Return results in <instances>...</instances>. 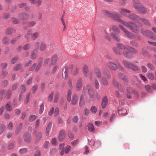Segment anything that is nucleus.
Here are the masks:
<instances>
[{"label": "nucleus", "mask_w": 156, "mask_h": 156, "mask_svg": "<svg viewBox=\"0 0 156 156\" xmlns=\"http://www.w3.org/2000/svg\"><path fill=\"white\" fill-rule=\"evenodd\" d=\"M108 16L111 18H113L116 21L123 24L127 27L129 28L133 32L137 33L139 32V28L135 23L130 22H126L120 19V15L117 13H113L111 12H107Z\"/></svg>", "instance_id": "f257e3e1"}, {"label": "nucleus", "mask_w": 156, "mask_h": 156, "mask_svg": "<svg viewBox=\"0 0 156 156\" xmlns=\"http://www.w3.org/2000/svg\"><path fill=\"white\" fill-rule=\"evenodd\" d=\"M117 46L122 49H126L129 50L130 52H132L133 53H136L137 51L134 48L128 46H125L121 44H119Z\"/></svg>", "instance_id": "f03ea898"}, {"label": "nucleus", "mask_w": 156, "mask_h": 156, "mask_svg": "<svg viewBox=\"0 0 156 156\" xmlns=\"http://www.w3.org/2000/svg\"><path fill=\"white\" fill-rule=\"evenodd\" d=\"M87 93L90 100H93L95 97L94 92L91 86L89 85H87Z\"/></svg>", "instance_id": "7ed1b4c3"}, {"label": "nucleus", "mask_w": 156, "mask_h": 156, "mask_svg": "<svg viewBox=\"0 0 156 156\" xmlns=\"http://www.w3.org/2000/svg\"><path fill=\"white\" fill-rule=\"evenodd\" d=\"M141 33L145 36H148L152 39L156 40V37L151 31L145 30L143 29H141Z\"/></svg>", "instance_id": "20e7f679"}, {"label": "nucleus", "mask_w": 156, "mask_h": 156, "mask_svg": "<svg viewBox=\"0 0 156 156\" xmlns=\"http://www.w3.org/2000/svg\"><path fill=\"white\" fill-rule=\"evenodd\" d=\"M119 27L125 33L124 34L126 36L129 38L132 39L135 37L134 36L132 33L128 31L127 29L125 27H123L122 26L120 25H119Z\"/></svg>", "instance_id": "39448f33"}, {"label": "nucleus", "mask_w": 156, "mask_h": 156, "mask_svg": "<svg viewBox=\"0 0 156 156\" xmlns=\"http://www.w3.org/2000/svg\"><path fill=\"white\" fill-rule=\"evenodd\" d=\"M82 85V79L81 78H79L77 81L76 84V90L77 91H79L81 88Z\"/></svg>", "instance_id": "423d86ee"}, {"label": "nucleus", "mask_w": 156, "mask_h": 156, "mask_svg": "<svg viewBox=\"0 0 156 156\" xmlns=\"http://www.w3.org/2000/svg\"><path fill=\"white\" fill-rule=\"evenodd\" d=\"M107 66L110 69L114 70H116L118 68L117 65L112 62H109L108 63Z\"/></svg>", "instance_id": "0eeeda50"}, {"label": "nucleus", "mask_w": 156, "mask_h": 156, "mask_svg": "<svg viewBox=\"0 0 156 156\" xmlns=\"http://www.w3.org/2000/svg\"><path fill=\"white\" fill-rule=\"evenodd\" d=\"M113 85L115 87H117L119 90H124V88L123 86L120 84L116 80L114 79L113 81Z\"/></svg>", "instance_id": "6e6552de"}, {"label": "nucleus", "mask_w": 156, "mask_h": 156, "mask_svg": "<svg viewBox=\"0 0 156 156\" xmlns=\"http://www.w3.org/2000/svg\"><path fill=\"white\" fill-rule=\"evenodd\" d=\"M134 7L138 11L142 13H146L147 12L145 8L142 6L135 5Z\"/></svg>", "instance_id": "1a4fd4ad"}, {"label": "nucleus", "mask_w": 156, "mask_h": 156, "mask_svg": "<svg viewBox=\"0 0 156 156\" xmlns=\"http://www.w3.org/2000/svg\"><path fill=\"white\" fill-rule=\"evenodd\" d=\"M120 10V13L122 15L126 17H128L130 13V12L129 10L126 9H121Z\"/></svg>", "instance_id": "9d476101"}, {"label": "nucleus", "mask_w": 156, "mask_h": 156, "mask_svg": "<svg viewBox=\"0 0 156 156\" xmlns=\"http://www.w3.org/2000/svg\"><path fill=\"white\" fill-rule=\"evenodd\" d=\"M83 70L84 76L86 77L88 76L90 74L88 67L86 65L84 66Z\"/></svg>", "instance_id": "9b49d317"}, {"label": "nucleus", "mask_w": 156, "mask_h": 156, "mask_svg": "<svg viewBox=\"0 0 156 156\" xmlns=\"http://www.w3.org/2000/svg\"><path fill=\"white\" fill-rule=\"evenodd\" d=\"M117 44V47H114L113 48L114 51L118 55H121L122 53V51L124 50L121 49L117 46V44Z\"/></svg>", "instance_id": "f8f14e48"}, {"label": "nucleus", "mask_w": 156, "mask_h": 156, "mask_svg": "<svg viewBox=\"0 0 156 156\" xmlns=\"http://www.w3.org/2000/svg\"><path fill=\"white\" fill-rule=\"evenodd\" d=\"M85 104L84 96L83 94H81L80 98L79 106L82 107L84 106Z\"/></svg>", "instance_id": "ddd939ff"}, {"label": "nucleus", "mask_w": 156, "mask_h": 156, "mask_svg": "<svg viewBox=\"0 0 156 156\" xmlns=\"http://www.w3.org/2000/svg\"><path fill=\"white\" fill-rule=\"evenodd\" d=\"M131 19L136 21H139L140 20V17L134 14L130 13L128 17Z\"/></svg>", "instance_id": "4468645a"}, {"label": "nucleus", "mask_w": 156, "mask_h": 156, "mask_svg": "<svg viewBox=\"0 0 156 156\" xmlns=\"http://www.w3.org/2000/svg\"><path fill=\"white\" fill-rule=\"evenodd\" d=\"M13 70L14 71H17L20 70V72H23V68L22 67V65L20 64H17L13 68Z\"/></svg>", "instance_id": "2eb2a0df"}, {"label": "nucleus", "mask_w": 156, "mask_h": 156, "mask_svg": "<svg viewBox=\"0 0 156 156\" xmlns=\"http://www.w3.org/2000/svg\"><path fill=\"white\" fill-rule=\"evenodd\" d=\"M68 68L66 66L63 69L62 75L65 79H66L68 76Z\"/></svg>", "instance_id": "dca6fc26"}, {"label": "nucleus", "mask_w": 156, "mask_h": 156, "mask_svg": "<svg viewBox=\"0 0 156 156\" xmlns=\"http://www.w3.org/2000/svg\"><path fill=\"white\" fill-rule=\"evenodd\" d=\"M68 68L66 66L63 69L62 75L65 79H66L68 76Z\"/></svg>", "instance_id": "f3484780"}, {"label": "nucleus", "mask_w": 156, "mask_h": 156, "mask_svg": "<svg viewBox=\"0 0 156 156\" xmlns=\"http://www.w3.org/2000/svg\"><path fill=\"white\" fill-rule=\"evenodd\" d=\"M108 103V99L107 96H105L103 99L101 103L102 107L103 108H105Z\"/></svg>", "instance_id": "a211bd4d"}, {"label": "nucleus", "mask_w": 156, "mask_h": 156, "mask_svg": "<svg viewBox=\"0 0 156 156\" xmlns=\"http://www.w3.org/2000/svg\"><path fill=\"white\" fill-rule=\"evenodd\" d=\"M19 18L21 20H24L27 19L29 17V15L25 13H21L19 15Z\"/></svg>", "instance_id": "6ab92c4d"}, {"label": "nucleus", "mask_w": 156, "mask_h": 156, "mask_svg": "<svg viewBox=\"0 0 156 156\" xmlns=\"http://www.w3.org/2000/svg\"><path fill=\"white\" fill-rule=\"evenodd\" d=\"M122 63L124 66L129 69L131 68L132 66V64L130 63L129 62L125 60L122 61Z\"/></svg>", "instance_id": "aec40b11"}, {"label": "nucleus", "mask_w": 156, "mask_h": 156, "mask_svg": "<svg viewBox=\"0 0 156 156\" xmlns=\"http://www.w3.org/2000/svg\"><path fill=\"white\" fill-rule=\"evenodd\" d=\"M16 32V30L12 28H9L7 29L5 31V33L7 35H10L13 33H15Z\"/></svg>", "instance_id": "412c9836"}, {"label": "nucleus", "mask_w": 156, "mask_h": 156, "mask_svg": "<svg viewBox=\"0 0 156 156\" xmlns=\"http://www.w3.org/2000/svg\"><path fill=\"white\" fill-rule=\"evenodd\" d=\"M119 77L123 80L124 82H127V79L125 75L123 73H119L118 75Z\"/></svg>", "instance_id": "4be33fe9"}, {"label": "nucleus", "mask_w": 156, "mask_h": 156, "mask_svg": "<svg viewBox=\"0 0 156 156\" xmlns=\"http://www.w3.org/2000/svg\"><path fill=\"white\" fill-rule=\"evenodd\" d=\"M37 50H34L32 51L31 53L30 58L32 59H35L37 56Z\"/></svg>", "instance_id": "5701e85b"}, {"label": "nucleus", "mask_w": 156, "mask_h": 156, "mask_svg": "<svg viewBox=\"0 0 156 156\" xmlns=\"http://www.w3.org/2000/svg\"><path fill=\"white\" fill-rule=\"evenodd\" d=\"M57 60V56L56 55H54L51 58V65L53 66L55 64Z\"/></svg>", "instance_id": "b1692460"}, {"label": "nucleus", "mask_w": 156, "mask_h": 156, "mask_svg": "<svg viewBox=\"0 0 156 156\" xmlns=\"http://www.w3.org/2000/svg\"><path fill=\"white\" fill-rule=\"evenodd\" d=\"M23 124L22 123H20L17 126L16 130L15 131L16 134V135L18 134L20 132L22 128Z\"/></svg>", "instance_id": "393cba45"}, {"label": "nucleus", "mask_w": 156, "mask_h": 156, "mask_svg": "<svg viewBox=\"0 0 156 156\" xmlns=\"http://www.w3.org/2000/svg\"><path fill=\"white\" fill-rule=\"evenodd\" d=\"M46 45L45 43L43 42L41 43L39 47V50L41 51H44L46 50Z\"/></svg>", "instance_id": "a878e982"}, {"label": "nucleus", "mask_w": 156, "mask_h": 156, "mask_svg": "<svg viewBox=\"0 0 156 156\" xmlns=\"http://www.w3.org/2000/svg\"><path fill=\"white\" fill-rule=\"evenodd\" d=\"M24 139L25 141L29 143L31 140V136L30 134H25L24 135Z\"/></svg>", "instance_id": "bb28decb"}, {"label": "nucleus", "mask_w": 156, "mask_h": 156, "mask_svg": "<svg viewBox=\"0 0 156 156\" xmlns=\"http://www.w3.org/2000/svg\"><path fill=\"white\" fill-rule=\"evenodd\" d=\"M94 86L96 89L100 88V85L98 80L96 79H94L93 82Z\"/></svg>", "instance_id": "cd10ccee"}, {"label": "nucleus", "mask_w": 156, "mask_h": 156, "mask_svg": "<svg viewBox=\"0 0 156 156\" xmlns=\"http://www.w3.org/2000/svg\"><path fill=\"white\" fill-rule=\"evenodd\" d=\"M77 102V96L76 95H74L73 97L71 103L72 105H75Z\"/></svg>", "instance_id": "c85d7f7f"}, {"label": "nucleus", "mask_w": 156, "mask_h": 156, "mask_svg": "<svg viewBox=\"0 0 156 156\" xmlns=\"http://www.w3.org/2000/svg\"><path fill=\"white\" fill-rule=\"evenodd\" d=\"M39 33L38 32H36L31 35V40L34 41L39 36Z\"/></svg>", "instance_id": "c756f323"}, {"label": "nucleus", "mask_w": 156, "mask_h": 156, "mask_svg": "<svg viewBox=\"0 0 156 156\" xmlns=\"http://www.w3.org/2000/svg\"><path fill=\"white\" fill-rule=\"evenodd\" d=\"M94 72L97 77L100 78L101 77V73L98 68H95L94 69Z\"/></svg>", "instance_id": "7c9ffc66"}, {"label": "nucleus", "mask_w": 156, "mask_h": 156, "mask_svg": "<svg viewBox=\"0 0 156 156\" xmlns=\"http://www.w3.org/2000/svg\"><path fill=\"white\" fill-rule=\"evenodd\" d=\"M52 123L51 122L49 123L46 129V134L48 136L49 135V132L51 127Z\"/></svg>", "instance_id": "2f4dec72"}, {"label": "nucleus", "mask_w": 156, "mask_h": 156, "mask_svg": "<svg viewBox=\"0 0 156 156\" xmlns=\"http://www.w3.org/2000/svg\"><path fill=\"white\" fill-rule=\"evenodd\" d=\"M2 42L3 44H8L9 42V39L7 37H4L2 39Z\"/></svg>", "instance_id": "473e14b6"}, {"label": "nucleus", "mask_w": 156, "mask_h": 156, "mask_svg": "<svg viewBox=\"0 0 156 156\" xmlns=\"http://www.w3.org/2000/svg\"><path fill=\"white\" fill-rule=\"evenodd\" d=\"M37 116L36 115H30L29 116V121L32 122L34 121L36 119Z\"/></svg>", "instance_id": "72a5a7b5"}, {"label": "nucleus", "mask_w": 156, "mask_h": 156, "mask_svg": "<svg viewBox=\"0 0 156 156\" xmlns=\"http://www.w3.org/2000/svg\"><path fill=\"white\" fill-rule=\"evenodd\" d=\"M6 129L5 126L4 124H0V135H1L5 131Z\"/></svg>", "instance_id": "f704fd0d"}, {"label": "nucleus", "mask_w": 156, "mask_h": 156, "mask_svg": "<svg viewBox=\"0 0 156 156\" xmlns=\"http://www.w3.org/2000/svg\"><path fill=\"white\" fill-rule=\"evenodd\" d=\"M65 136V132L63 131H61L60 132L59 136V139L60 141H62L63 139L64 138Z\"/></svg>", "instance_id": "c9c22d12"}, {"label": "nucleus", "mask_w": 156, "mask_h": 156, "mask_svg": "<svg viewBox=\"0 0 156 156\" xmlns=\"http://www.w3.org/2000/svg\"><path fill=\"white\" fill-rule=\"evenodd\" d=\"M72 91L70 89L68 90L67 94V98L68 101H70L71 100V96L72 95Z\"/></svg>", "instance_id": "e433bc0d"}, {"label": "nucleus", "mask_w": 156, "mask_h": 156, "mask_svg": "<svg viewBox=\"0 0 156 156\" xmlns=\"http://www.w3.org/2000/svg\"><path fill=\"white\" fill-rule=\"evenodd\" d=\"M80 68L78 67L75 68L72 72V74L74 76H75L79 72Z\"/></svg>", "instance_id": "4c0bfd02"}, {"label": "nucleus", "mask_w": 156, "mask_h": 156, "mask_svg": "<svg viewBox=\"0 0 156 156\" xmlns=\"http://www.w3.org/2000/svg\"><path fill=\"white\" fill-rule=\"evenodd\" d=\"M118 113L119 114L124 115L127 114V111L125 108H122L119 110Z\"/></svg>", "instance_id": "58836bf2"}, {"label": "nucleus", "mask_w": 156, "mask_h": 156, "mask_svg": "<svg viewBox=\"0 0 156 156\" xmlns=\"http://www.w3.org/2000/svg\"><path fill=\"white\" fill-rule=\"evenodd\" d=\"M123 54L125 56L128 58H131L133 57V55L129 51V52L126 53L124 52Z\"/></svg>", "instance_id": "ea45409f"}, {"label": "nucleus", "mask_w": 156, "mask_h": 156, "mask_svg": "<svg viewBox=\"0 0 156 156\" xmlns=\"http://www.w3.org/2000/svg\"><path fill=\"white\" fill-rule=\"evenodd\" d=\"M103 74L107 79H109L110 78V74L108 70H105L103 72Z\"/></svg>", "instance_id": "a19ab883"}, {"label": "nucleus", "mask_w": 156, "mask_h": 156, "mask_svg": "<svg viewBox=\"0 0 156 156\" xmlns=\"http://www.w3.org/2000/svg\"><path fill=\"white\" fill-rule=\"evenodd\" d=\"M143 23H144L145 25H147V26H150V24L148 21L146 19L144 18H140V20Z\"/></svg>", "instance_id": "79ce46f5"}, {"label": "nucleus", "mask_w": 156, "mask_h": 156, "mask_svg": "<svg viewBox=\"0 0 156 156\" xmlns=\"http://www.w3.org/2000/svg\"><path fill=\"white\" fill-rule=\"evenodd\" d=\"M87 127L88 130L90 132H93L94 130V127L92 124L89 123L87 126Z\"/></svg>", "instance_id": "37998d69"}, {"label": "nucleus", "mask_w": 156, "mask_h": 156, "mask_svg": "<svg viewBox=\"0 0 156 156\" xmlns=\"http://www.w3.org/2000/svg\"><path fill=\"white\" fill-rule=\"evenodd\" d=\"M112 37L114 38L115 40L117 41H119L120 40L119 37V35L115 33H112Z\"/></svg>", "instance_id": "c03bdc74"}, {"label": "nucleus", "mask_w": 156, "mask_h": 156, "mask_svg": "<svg viewBox=\"0 0 156 156\" xmlns=\"http://www.w3.org/2000/svg\"><path fill=\"white\" fill-rule=\"evenodd\" d=\"M59 94L58 92H57L55 93L54 100V102L55 103H56L58 101Z\"/></svg>", "instance_id": "a18cd8bd"}, {"label": "nucleus", "mask_w": 156, "mask_h": 156, "mask_svg": "<svg viewBox=\"0 0 156 156\" xmlns=\"http://www.w3.org/2000/svg\"><path fill=\"white\" fill-rule=\"evenodd\" d=\"M12 94V91L11 90H8L6 93V97L7 99H9L11 98Z\"/></svg>", "instance_id": "49530a36"}, {"label": "nucleus", "mask_w": 156, "mask_h": 156, "mask_svg": "<svg viewBox=\"0 0 156 156\" xmlns=\"http://www.w3.org/2000/svg\"><path fill=\"white\" fill-rule=\"evenodd\" d=\"M124 90L125 89L122 90H119V91H116L115 93L116 97L118 98L120 97L122 94V92H123Z\"/></svg>", "instance_id": "de8ad7c7"}, {"label": "nucleus", "mask_w": 156, "mask_h": 156, "mask_svg": "<svg viewBox=\"0 0 156 156\" xmlns=\"http://www.w3.org/2000/svg\"><path fill=\"white\" fill-rule=\"evenodd\" d=\"M6 110L9 111H10L12 110V107L11 106V104L9 103H7L5 105Z\"/></svg>", "instance_id": "09e8293b"}, {"label": "nucleus", "mask_w": 156, "mask_h": 156, "mask_svg": "<svg viewBox=\"0 0 156 156\" xmlns=\"http://www.w3.org/2000/svg\"><path fill=\"white\" fill-rule=\"evenodd\" d=\"M41 132H38L36 138V141H39L41 140Z\"/></svg>", "instance_id": "8fccbe9b"}, {"label": "nucleus", "mask_w": 156, "mask_h": 156, "mask_svg": "<svg viewBox=\"0 0 156 156\" xmlns=\"http://www.w3.org/2000/svg\"><path fill=\"white\" fill-rule=\"evenodd\" d=\"M147 76L148 78L151 80H153L154 78V74L151 73H148L147 74Z\"/></svg>", "instance_id": "3c124183"}, {"label": "nucleus", "mask_w": 156, "mask_h": 156, "mask_svg": "<svg viewBox=\"0 0 156 156\" xmlns=\"http://www.w3.org/2000/svg\"><path fill=\"white\" fill-rule=\"evenodd\" d=\"M21 90V93H23L26 91V87L22 84L20 87Z\"/></svg>", "instance_id": "603ef678"}, {"label": "nucleus", "mask_w": 156, "mask_h": 156, "mask_svg": "<svg viewBox=\"0 0 156 156\" xmlns=\"http://www.w3.org/2000/svg\"><path fill=\"white\" fill-rule=\"evenodd\" d=\"M7 127L8 129L9 130L11 131L12 130L13 128V125L12 122H9L7 126Z\"/></svg>", "instance_id": "864d4df0"}, {"label": "nucleus", "mask_w": 156, "mask_h": 156, "mask_svg": "<svg viewBox=\"0 0 156 156\" xmlns=\"http://www.w3.org/2000/svg\"><path fill=\"white\" fill-rule=\"evenodd\" d=\"M54 95V92H51L48 98V101L49 102H51L53 99Z\"/></svg>", "instance_id": "5fc2aeb1"}, {"label": "nucleus", "mask_w": 156, "mask_h": 156, "mask_svg": "<svg viewBox=\"0 0 156 156\" xmlns=\"http://www.w3.org/2000/svg\"><path fill=\"white\" fill-rule=\"evenodd\" d=\"M7 64L6 62L0 64V67L3 69H6L7 67Z\"/></svg>", "instance_id": "6e6d98bb"}, {"label": "nucleus", "mask_w": 156, "mask_h": 156, "mask_svg": "<svg viewBox=\"0 0 156 156\" xmlns=\"http://www.w3.org/2000/svg\"><path fill=\"white\" fill-rule=\"evenodd\" d=\"M40 108L39 113L41 114L42 113L44 109V105L43 103L40 106Z\"/></svg>", "instance_id": "4d7b16f0"}, {"label": "nucleus", "mask_w": 156, "mask_h": 156, "mask_svg": "<svg viewBox=\"0 0 156 156\" xmlns=\"http://www.w3.org/2000/svg\"><path fill=\"white\" fill-rule=\"evenodd\" d=\"M18 58L17 57H15L13 58L11 60V63L12 64L15 63L18 60Z\"/></svg>", "instance_id": "13d9d810"}, {"label": "nucleus", "mask_w": 156, "mask_h": 156, "mask_svg": "<svg viewBox=\"0 0 156 156\" xmlns=\"http://www.w3.org/2000/svg\"><path fill=\"white\" fill-rule=\"evenodd\" d=\"M101 82L104 86H107L108 84L107 81L105 78H102L101 80Z\"/></svg>", "instance_id": "bf43d9fd"}, {"label": "nucleus", "mask_w": 156, "mask_h": 156, "mask_svg": "<svg viewBox=\"0 0 156 156\" xmlns=\"http://www.w3.org/2000/svg\"><path fill=\"white\" fill-rule=\"evenodd\" d=\"M97 108L95 106L92 107L90 109V111L91 112L94 113H95L97 112Z\"/></svg>", "instance_id": "052dcab7"}, {"label": "nucleus", "mask_w": 156, "mask_h": 156, "mask_svg": "<svg viewBox=\"0 0 156 156\" xmlns=\"http://www.w3.org/2000/svg\"><path fill=\"white\" fill-rule=\"evenodd\" d=\"M37 86L36 85H34V86H33L32 87V88L31 90H32V93L33 94H34L35 93L36 91V90L37 89Z\"/></svg>", "instance_id": "680f3d73"}, {"label": "nucleus", "mask_w": 156, "mask_h": 156, "mask_svg": "<svg viewBox=\"0 0 156 156\" xmlns=\"http://www.w3.org/2000/svg\"><path fill=\"white\" fill-rule=\"evenodd\" d=\"M36 24V22L35 21H32L29 22L28 24V26L29 27H30Z\"/></svg>", "instance_id": "e2e57ef3"}, {"label": "nucleus", "mask_w": 156, "mask_h": 156, "mask_svg": "<svg viewBox=\"0 0 156 156\" xmlns=\"http://www.w3.org/2000/svg\"><path fill=\"white\" fill-rule=\"evenodd\" d=\"M30 95V94H28L27 95L26 99L24 101V104H27L28 103L29 101V99H30V98H29Z\"/></svg>", "instance_id": "0e129e2a"}, {"label": "nucleus", "mask_w": 156, "mask_h": 156, "mask_svg": "<svg viewBox=\"0 0 156 156\" xmlns=\"http://www.w3.org/2000/svg\"><path fill=\"white\" fill-rule=\"evenodd\" d=\"M144 88L145 90L148 92H151V89L150 86L148 85H146L145 86Z\"/></svg>", "instance_id": "69168bd1"}, {"label": "nucleus", "mask_w": 156, "mask_h": 156, "mask_svg": "<svg viewBox=\"0 0 156 156\" xmlns=\"http://www.w3.org/2000/svg\"><path fill=\"white\" fill-rule=\"evenodd\" d=\"M36 66V63H34L31 66L30 68H29L28 70L30 71H32L35 68Z\"/></svg>", "instance_id": "338daca9"}, {"label": "nucleus", "mask_w": 156, "mask_h": 156, "mask_svg": "<svg viewBox=\"0 0 156 156\" xmlns=\"http://www.w3.org/2000/svg\"><path fill=\"white\" fill-rule=\"evenodd\" d=\"M30 44H25L23 47V48L24 50H26L30 48Z\"/></svg>", "instance_id": "774afa93"}]
</instances>
